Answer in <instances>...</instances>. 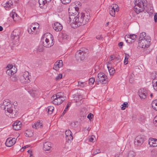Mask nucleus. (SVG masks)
<instances>
[{"label":"nucleus","instance_id":"1","mask_svg":"<svg viewBox=\"0 0 157 157\" xmlns=\"http://www.w3.org/2000/svg\"><path fill=\"white\" fill-rule=\"evenodd\" d=\"M54 39L52 35L49 33H45L41 38V42L45 47L50 48L54 44Z\"/></svg>","mask_w":157,"mask_h":157},{"label":"nucleus","instance_id":"2","mask_svg":"<svg viewBox=\"0 0 157 157\" xmlns=\"http://www.w3.org/2000/svg\"><path fill=\"white\" fill-rule=\"evenodd\" d=\"M146 0H136V3L134 9L137 13H139L143 11L145 7L147 5Z\"/></svg>","mask_w":157,"mask_h":157},{"label":"nucleus","instance_id":"3","mask_svg":"<svg viewBox=\"0 0 157 157\" xmlns=\"http://www.w3.org/2000/svg\"><path fill=\"white\" fill-rule=\"evenodd\" d=\"M90 17V16L88 15H85L83 13H81L79 15L78 21L77 24L73 26L77 27L81 25H83L89 21Z\"/></svg>","mask_w":157,"mask_h":157},{"label":"nucleus","instance_id":"4","mask_svg":"<svg viewBox=\"0 0 157 157\" xmlns=\"http://www.w3.org/2000/svg\"><path fill=\"white\" fill-rule=\"evenodd\" d=\"M68 11L69 17L68 21V22L71 24V25L72 27L74 28H76L77 27H74L73 25H75L76 24H77L79 21V15L78 14L76 15V13L75 14H71V11L70 10V8H69Z\"/></svg>","mask_w":157,"mask_h":157},{"label":"nucleus","instance_id":"5","mask_svg":"<svg viewBox=\"0 0 157 157\" xmlns=\"http://www.w3.org/2000/svg\"><path fill=\"white\" fill-rule=\"evenodd\" d=\"M6 115L11 118L15 117L17 114V110L13 106L5 110Z\"/></svg>","mask_w":157,"mask_h":157},{"label":"nucleus","instance_id":"6","mask_svg":"<svg viewBox=\"0 0 157 157\" xmlns=\"http://www.w3.org/2000/svg\"><path fill=\"white\" fill-rule=\"evenodd\" d=\"M148 38H144L143 40H140L138 42L139 46L142 48H147L151 44V38L147 37Z\"/></svg>","mask_w":157,"mask_h":157},{"label":"nucleus","instance_id":"7","mask_svg":"<svg viewBox=\"0 0 157 157\" xmlns=\"http://www.w3.org/2000/svg\"><path fill=\"white\" fill-rule=\"evenodd\" d=\"M149 91L146 89L142 88L138 91V95L140 98L142 99H145L147 95H149Z\"/></svg>","mask_w":157,"mask_h":157},{"label":"nucleus","instance_id":"8","mask_svg":"<svg viewBox=\"0 0 157 157\" xmlns=\"http://www.w3.org/2000/svg\"><path fill=\"white\" fill-rule=\"evenodd\" d=\"M98 78L99 79L100 82L102 84H106L108 79L107 76L104 73L100 72L98 75Z\"/></svg>","mask_w":157,"mask_h":157},{"label":"nucleus","instance_id":"9","mask_svg":"<svg viewBox=\"0 0 157 157\" xmlns=\"http://www.w3.org/2000/svg\"><path fill=\"white\" fill-rule=\"evenodd\" d=\"M85 54L86 53L84 51L80 49L77 52L75 56L77 60H82L85 59Z\"/></svg>","mask_w":157,"mask_h":157},{"label":"nucleus","instance_id":"10","mask_svg":"<svg viewBox=\"0 0 157 157\" xmlns=\"http://www.w3.org/2000/svg\"><path fill=\"white\" fill-rule=\"evenodd\" d=\"M144 136L142 135L137 136L135 139V144L137 146H140L144 143Z\"/></svg>","mask_w":157,"mask_h":157},{"label":"nucleus","instance_id":"11","mask_svg":"<svg viewBox=\"0 0 157 157\" xmlns=\"http://www.w3.org/2000/svg\"><path fill=\"white\" fill-rule=\"evenodd\" d=\"M16 140L14 138H8L5 143L6 145L8 147H10L16 143Z\"/></svg>","mask_w":157,"mask_h":157},{"label":"nucleus","instance_id":"12","mask_svg":"<svg viewBox=\"0 0 157 157\" xmlns=\"http://www.w3.org/2000/svg\"><path fill=\"white\" fill-rule=\"evenodd\" d=\"M19 33L17 29L14 30L11 34V38L13 40H17L19 38Z\"/></svg>","mask_w":157,"mask_h":157},{"label":"nucleus","instance_id":"13","mask_svg":"<svg viewBox=\"0 0 157 157\" xmlns=\"http://www.w3.org/2000/svg\"><path fill=\"white\" fill-rule=\"evenodd\" d=\"M63 66V62L62 60H59L57 61L55 63L53 69L56 71L59 70V68Z\"/></svg>","mask_w":157,"mask_h":157},{"label":"nucleus","instance_id":"14","mask_svg":"<svg viewBox=\"0 0 157 157\" xmlns=\"http://www.w3.org/2000/svg\"><path fill=\"white\" fill-rule=\"evenodd\" d=\"M53 27L54 29L56 32H59L61 31L63 29V26L59 22L55 23L53 25Z\"/></svg>","mask_w":157,"mask_h":157},{"label":"nucleus","instance_id":"15","mask_svg":"<svg viewBox=\"0 0 157 157\" xmlns=\"http://www.w3.org/2000/svg\"><path fill=\"white\" fill-rule=\"evenodd\" d=\"M148 143L150 147H156L157 146V139L152 138H150L149 140Z\"/></svg>","mask_w":157,"mask_h":157},{"label":"nucleus","instance_id":"16","mask_svg":"<svg viewBox=\"0 0 157 157\" xmlns=\"http://www.w3.org/2000/svg\"><path fill=\"white\" fill-rule=\"evenodd\" d=\"M32 126L33 128L35 129L39 128H41L43 127L42 121H41L38 120L37 122L33 124Z\"/></svg>","mask_w":157,"mask_h":157},{"label":"nucleus","instance_id":"17","mask_svg":"<svg viewBox=\"0 0 157 157\" xmlns=\"http://www.w3.org/2000/svg\"><path fill=\"white\" fill-rule=\"evenodd\" d=\"M44 149L45 151H50L52 148V145L50 142H47L44 144Z\"/></svg>","mask_w":157,"mask_h":157},{"label":"nucleus","instance_id":"18","mask_svg":"<svg viewBox=\"0 0 157 157\" xmlns=\"http://www.w3.org/2000/svg\"><path fill=\"white\" fill-rule=\"evenodd\" d=\"M11 103L10 101L9 100L6 99L3 101V103L0 104V107L1 109H2L3 107L7 106L8 105H9Z\"/></svg>","mask_w":157,"mask_h":157},{"label":"nucleus","instance_id":"19","mask_svg":"<svg viewBox=\"0 0 157 157\" xmlns=\"http://www.w3.org/2000/svg\"><path fill=\"white\" fill-rule=\"evenodd\" d=\"M107 67L109 71V72L110 75H113L114 74V73L115 72V70L113 68H112V67L111 64L110 63H109V64H108Z\"/></svg>","mask_w":157,"mask_h":157},{"label":"nucleus","instance_id":"20","mask_svg":"<svg viewBox=\"0 0 157 157\" xmlns=\"http://www.w3.org/2000/svg\"><path fill=\"white\" fill-rule=\"evenodd\" d=\"M5 4L6 5L4 7L6 9H9L10 8H11V6H13V3L12 0H9L5 2Z\"/></svg>","mask_w":157,"mask_h":157},{"label":"nucleus","instance_id":"21","mask_svg":"<svg viewBox=\"0 0 157 157\" xmlns=\"http://www.w3.org/2000/svg\"><path fill=\"white\" fill-rule=\"evenodd\" d=\"M13 67H12V68L10 69H8L6 71V73L9 75L14 74L16 72L17 69L16 68L15 70L13 71Z\"/></svg>","mask_w":157,"mask_h":157},{"label":"nucleus","instance_id":"22","mask_svg":"<svg viewBox=\"0 0 157 157\" xmlns=\"http://www.w3.org/2000/svg\"><path fill=\"white\" fill-rule=\"evenodd\" d=\"M146 33L145 32H142L140 34L139 37V41L143 40L144 38H148V36H146Z\"/></svg>","mask_w":157,"mask_h":157},{"label":"nucleus","instance_id":"23","mask_svg":"<svg viewBox=\"0 0 157 157\" xmlns=\"http://www.w3.org/2000/svg\"><path fill=\"white\" fill-rule=\"evenodd\" d=\"M53 100L52 101V103L56 105H59L62 103L61 102L60 103V102L61 101V100H60V98H56V99H53Z\"/></svg>","mask_w":157,"mask_h":157},{"label":"nucleus","instance_id":"24","mask_svg":"<svg viewBox=\"0 0 157 157\" xmlns=\"http://www.w3.org/2000/svg\"><path fill=\"white\" fill-rule=\"evenodd\" d=\"M54 109V107L52 106H48L47 109L46 111H48V113L49 114H52L53 110Z\"/></svg>","mask_w":157,"mask_h":157},{"label":"nucleus","instance_id":"25","mask_svg":"<svg viewBox=\"0 0 157 157\" xmlns=\"http://www.w3.org/2000/svg\"><path fill=\"white\" fill-rule=\"evenodd\" d=\"M152 106L154 110H157V99H155L152 101Z\"/></svg>","mask_w":157,"mask_h":157},{"label":"nucleus","instance_id":"26","mask_svg":"<svg viewBox=\"0 0 157 157\" xmlns=\"http://www.w3.org/2000/svg\"><path fill=\"white\" fill-rule=\"evenodd\" d=\"M39 3L40 7L41 8H44V5H45V4L46 3L44 0H39Z\"/></svg>","mask_w":157,"mask_h":157},{"label":"nucleus","instance_id":"27","mask_svg":"<svg viewBox=\"0 0 157 157\" xmlns=\"http://www.w3.org/2000/svg\"><path fill=\"white\" fill-rule=\"evenodd\" d=\"M118 7V5L116 4H113V6H111V8L109 7V9H111V10H114L115 11H116L117 12H118L119 10H118L117 9V7Z\"/></svg>","mask_w":157,"mask_h":157},{"label":"nucleus","instance_id":"28","mask_svg":"<svg viewBox=\"0 0 157 157\" xmlns=\"http://www.w3.org/2000/svg\"><path fill=\"white\" fill-rule=\"evenodd\" d=\"M61 94L62 93L61 92L57 93L56 95H53L52 97V98L53 100V99L60 98L61 96H62L61 95Z\"/></svg>","mask_w":157,"mask_h":157},{"label":"nucleus","instance_id":"29","mask_svg":"<svg viewBox=\"0 0 157 157\" xmlns=\"http://www.w3.org/2000/svg\"><path fill=\"white\" fill-rule=\"evenodd\" d=\"M25 74L20 75L19 76V79L21 83H24L25 82Z\"/></svg>","mask_w":157,"mask_h":157},{"label":"nucleus","instance_id":"30","mask_svg":"<svg viewBox=\"0 0 157 157\" xmlns=\"http://www.w3.org/2000/svg\"><path fill=\"white\" fill-rule=\"evenodd\" d=\"M86 85V83L84 82H81L80 81H78V84L77 85V86H80L81 87H83Z\"/></svg>","mask_w":157,"mask_h":157},{"label":"nucleus","instance_id":"31","mask_svg":"<svg viewBox=\"0 0 157 157\" xmlns=\"http://www.w3.org/2000/svg\"><path fill=\"white\" fill-rule=\"evenodd\" d=\"M71 105V103L70 102H69L67 103L66 107L65 108L64 111L63 113L62 114L61 116H63L64 115V114L65 113L66 111H67V109Z\"/></svg>","mask_w":157,"mask_h":157},{"label":"nucleus","instance_id":"32","mask_svg":"<svg viewBox=\"0 0 157 157\" xmlns=\"http://www.w3.org/2000/svg\"><path fill=\"white\" fill-rule=\"evenodd\" d=\"M29 73L27 72V75H26V74H25V82H27V83L29 82L30 80L29 79Z\"/></svg>","mask_w":157,"mask_h":157},{"label":"nucleus","instance_id":"33","mask_svg":"<svg viewBox=\"0 0 157 157\" xmlns=\"http://www.w3.org/2000/svg\"><path fill=\"white\" fill-rule=\"evenodd\" d=\"M151 155L152 157H156L157 155V150H153L151 151Z\"/></svg>","mask_w":157,"mask_h":157},{"label":"nucleus","instance_id":"34","mask_svg":"<svg viewBox=\"0 0 157 157\" xmlns=\"http://www.w3.org/2000/svg\"><path fill=\"white\" fill-rule=\"evenodd\" d=\"M62 38L63 40H69L70 39V36L66 35L65 34H63L62 35Z\"/></svg>","mask_w":157,"mask_h":157},{"label":"nucleus","instance_id":"35","mask_svg":"<svg viewBox=\"0 0 157 157\" xmlns=\"http://www.w3.org/2000/svg\"><path fill=\"white\" fill-rule=\"evenodd\" d=\"M65 134L66 136V139H67V137H68V136H70V135H72L71 132L70 130H66L65 132Z\"/></svg>","mask_w":157,"mask_h":157},{"label":"nucleus","instance_id":"36","mask_svg":"<svg viewBox=\"0 0 157 157\" xmlns=\"http://www.w3.org/2000/svg\"><path fill=\"white\" fill-rule=\"evenodd\" d=\"M122 106L121 107V110H124L126 108L128 107V104L127 102H124L122 105Z\"/></svg>","mask_w":157,"mask_h":157},{"label":"nucleus","instance_id":"37","mask_svg":"<svg viewBox=\"0 0 157 157\" xmlns=\"http://www.w3.org/2000/svg\"><path fill=\"white\" fill-rule=\"evenodd\" d=\"M135 153L132 151H130L128 153L127 157H135Z\"/></svg>","mask_w":157,"mask_h":157},{"label":"nucleus","instance_id":"38","mask_svg":"<svg viewBox=\"0 0 157 157\" xmlns=\"http://www.w3.org/2000/svg\"><path fill=\"white\" fill-rule=\"evenodd\" d=\"M13 128L14 130H20L21 128V126L16 125L13 124Z\"/></svg>","mask_w":157,"mask_h":157},{"label":"nucleus","instance_id":"39","mask_svg":"<svg viewBox=\"0 0 157 157\" xmlns=\"http://www.w3.org/2000/svg\"><path fill=\"white\" fill-rule=\"evenodd\" d=\"M129 36V37H128L132 40H134L136 36V35L134 34H130Z\"/></svg>","mask_w":157,"mask_h":157},{"label":"nucleus","instance_id":"40","mask_svg":"<svg viewBox=\"0 0 157 157\" xmlns=\"http://www.w3.org/2000/svg\"><path fill=\"white\" fill-rule=\"evenodd\" d=\"M25 136L27 137H30L33 135V133L29 132L28 131H26L25 133Z\"/></svg>","mask_w":157,"mask_h":157},{"label":"nucleus","instance_id":"41","mask_svg":"<svg viewBox=\"0 0 157 157\" xmlns=\"http://www.w3.org/2000/svg\"><path fill=\"white\" fill-rule=\"evenodd\" d=\"M12 17L14 21H15L16 20V19H14L15 17H17V18H18V16L17 15V14L16 13H12Z\"/></svg>","mask_w":157,"mask_h":157},{"label":"nucleus","instance_id":"42","mask_svg":"<svg viewBox=\"0 0 157 157\" xmlns=\"http://www.w3.org/2000/svg\"><path fill=\"white\" fill-rule=\"evenodd\" d=\"M95 82V79L94 78H91L89 79V84L90 85L93 84Z\"/></svg>","mask_w":157,"mask_h":157},{"label":"nucleus","instance_id":"43","mask_svg":"<svg viewBox=\"0 0 157 157\" xmlns=\"http://www.w3.org/2000/svg\"><path fill=\"white\" fill-rule=\"evenodd\" d=\"M62 3L64 4H68L70 2L71 0H61Z\"/></svg>","mask_w":157,"mask_h":157},{"label":"nucleus","instance_id":"44","mask_svg":"<svg viewBox=\"0 0 157 157\" xmlns=\"http://www.w3.org/2000/svg\"><path fill=\"white\" fill-rule=\"evenodd\" d=\"M109 13L110 15L112 17H114L115 16V11L114 10H110Z\"/></svg>","mask_w":157,"mask_h":157},{"label":"nucleus","instance_id":"45","mask_svg":"<svg viewBox=\"0 0 157 157\" xmlns=\"http://www.w3.org/2000/svg\"><path fill=\"white\" fill-rule=\"evenodd\" d=\"M62 75L61 74H59L56 78L55 79L56 80H58L62 78Z\"/></svg>","mask_w":157,"mask_h":157},{"label":"nucleus","instance_id":"46","mask_svg":"<svg viewBox=\"0 0 157 157\" xmlns=\"http://www.w3.org/2000/svg\"><path fill=\"white\" fill-rule=\"evenodd\" d=\"M93 117H94V115L92 113H90L88 115L87 117L90 120L93 118Z\"/></svg>","mask_w":157,"mask_h":157},{"label":"nucleus","instance_id":"47","mask_svg":"<svg viewBox=\"0 0 157 157\" xmlns=\"http://www.w3.org/2000/svg\"><path fill=\"white\" fill-rule=\"evenodd\" d=\"M128 63V57L126 56H125V59L124 60V63L125 65H126Z\"/></svg>","mask_w":157,"mask_h":157},{"label":"nucleus","instance_id":"48","mask_svg":"<svg viewBox=\"0 0 157 157\" xmlns=\"http://www.w3.org/2000/svg\"><path fill=\"white\" fill-rule=\"evenodd\" d=\"M21 123L20 121H16L13 124L16 125L21 126Z\"/></svg>","mask_w":157,"mask_h":157},{"label":"nucleus","instance_id":"49","mask_svg":"<svg viewBox=\"0 0 157 157\" xmlns=\"http://www.w3.org/2000/svg\"><path fill=\"white\" fill-rule=\"evenodd\" d=\"M12 105L11 103L9 105H8L7 106L3 107L2 109L5 110L7 109H9V108L11 107H12Z\"/></svg>","mask_w":157,"mask_h":157},{"label":"nucleus","instance_id":"50","mask_svg":"<svg viewBox=\"0 0 157 157\" xmlns=\"http://www.w3.org/2000/svg\"><path fill=\"white\" fill-rule=\"evenodd\" d=\"M96 38L97 39L99 40H101L103 39V37L102 36V35H98L96 36Z\"/></svg>","mask_w":157,"mask_h":157},{"label":"nucleus","instance_id":"51","mask_svg":"<svg viewBox=\"0 0 157 157\" xmlns=\"http://www.w3.org/2000/svg\"><path fill=\"white\" fill-rule=\"evenodd\" d=\"M101 152L99 149H97L95 151H94V155L98 154V153H100Z\"/></svg>","mask_w":157,"mask_h":157},{"label":"nucleus","instance_id":"52","mask_svg":"<svg viewBox=\"0 0 157 157\" xmlns=\"http://www.w3.org/2000/svg\"><path fill=\"white\" fill-rule=\"evenodd\" d=\"M73 139V137L72 135H70L68 136V137H67V139L69 140H72Z\"/></svg>","mask_w":157,"mask_h":157},{"label":"nucleus","instance_id":"53","mask_svg":"<svg viewBox=\"0 0 157 157\" xmlns=\"http://www.w3.org/2000/svg\"><path fill=\"white\" fill-rule=\"evenodd\" d=\"M29 147V145H27L25 146H24L22 147V148L21 149V151H23L24 150V149H25L26 148H27Z\"/></svg>","mask_w":157,"mask_h":157},{"label":"nucleus","instance_id":"54","mask_svg":"<svg viewBox=\"0 0 157 157\" xmlns=\"http://www.w3.org/2000/svg\"><path fill=\"white\" fill-rule=\"evenodd\" d=\"M59 98L60 100H61V101L60 102V103L61 102L62 103L65 100V98L62 96H61Z\"/></svg>","mask_w":157,"mask_h":157},{"label":"nucleus","instance_id":"55","mask_svg":"<svg viewBox=\"0 0 157 157\" xmlns=\"http://www.w3.org/2000/svg\"><path fill=\"white\" fill-rule=\"evenodd\" d=\"M28 31L29 33H32V32H33V30L32 29L31 27L29 28L28 29Z\"/></svg>","mask_w":157,"mask_h":157},{"label":"nucleus","instance_id":"56","mask_svg":"<svg viewBox=\"0 0 157 157\" xmlns=\"http://www.w3.org/2000/svg\"><path fill=\"white\" fill-rule=\"evenodd\" d=\"M75 11L77 12V13H78V15H79V13H78V11L79 10V8L78 7H76L75 8Z\"/></svg>","mask_w":157,"mask_h":157},{"label":"nucleus","instance_id":"57","mask_svg":"<svg viewBox=\"0 0 157 157\" xmlns=\"http://www.w3.org/2000/svg\"><path fill=\"white\" fill-rule=\"evenodd\" d=\"M154 20L155 22L157 21V13H155L154 17Z\"/></svg>","mask_w":157,"mask_h":157},{"label":"nucleus","instance_id":"58","mask_svg":"<svg viewBox=\"0 0 157 157\" xmlns=\"http://www.w3.org/2000/svg\"><path fill=\"white\" fill-rule=\"evenodd\" d=\"M153 86L154 89L155 90H157V83H155V84H153Z\"/></svg>","mask_w":157,"mask_h":157},{"label":"nucleus","instance_id":"59","mask_svg":"<svg viewBox=\"0 0 157 157\" xmlns=\"http://www.w3.org/2000/svg\"><path fill=\"white\" fill-rule=\"evenodd\" d=\"M123 44V42H120L118 44V45L120 47V48H122Z\"/></svg>","mask_w":157,"mask_h":157},{"label":"nucleus","instance_id":"60","mask_svg":"<svg viewBox=\"0 0 157 157\" xmlns=\"http://www.w3.org/2000/svg\"><path fill=\"white\" fill-rule=\"evenodd\" d=\"M156 78H154L152 81L153 85L155 84V83H157V81Z\"/></svg>","mask_w":157,"mask_h":157},{"label":"nucleus","instance_id":"61","mask_svg":"<svg viewBox=\"0 0 157 157\" xmlns=\"http://www.w3.org/2000/svg\"><path fill=\"white\" fill-rule=\"evenodd\" d=\"M7 67L9 69H10L12 68V67L13 68V67L12 65L9 64L7 65Z\"/></svg>","mask_w":157,"mask_h":157},{"label":"nucleus","instance_id":"62","mask_svg":"<svg viewBox=\"0 0 157 157\" xmlns=\"http://www.w3.org/2000/svg\"><path fill=\"white\" fill-rule=\"evenodd\" d=\"M94 140V138L92 137H91L89 139V141L91 142H93Z\"/></svg>","mask_w":157,"mask_h":157},{"label":"nucleus","instance_id":"63","mask_svg":"<svg viewBox=\"0 0 157 157\" xmlns=\"http://www.w3.org/2000/svg\"><path fill=\"white\" fill-rule=\"evenodd\" d=\"M31 28L32 27L33 29L34 30H35L36 29V27H33V25L31 26Z\"/></svg>","mask_w":157,"mask_h":157},{"label":"nucleus","instance_id":"64","mask_svg":"<svg viewBox=\"0 0 157 157\" xmlns=\"http://www.w3.org/2000/svg\"><path fill=\"white\" fill-rule=\"evenodd\" d=\"M76 4H77L79 6H81V3L80 2H77L76 3Z\"/></svg>","mask_w":157,"mask_h":157}]
</instances>
